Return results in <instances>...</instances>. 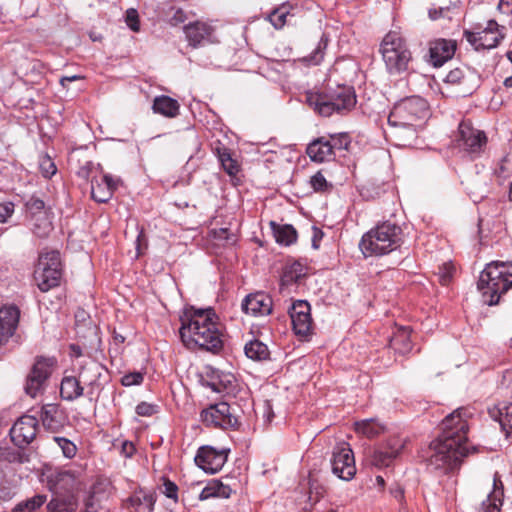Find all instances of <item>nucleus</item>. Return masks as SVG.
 I'll return each instance as SVG.
<instances>
[{"mask_svg": "<svg viewBox=\"0 0 512 512\" xmlns=\"http://www.w3.org/2000/svg\"><path fill=\"white\" fill-rule=\"evenodd\" d=\"M503 29L504 27H500L495 20H490L480 31H465V38L475 50L492 49L497 47L504 38Z\"/></svg>", "mask_w": 512, "mask_h": 512, "instance_id": "obj_11", "label": "nucleus"}, {"mask_svg": "<svg viewBox=\"0 0 512 512\" xmlns=\"http://www.w3.org/2000/svg\"><path fill=\"white\" fill-rule=\"evenodd\" d=\"M163 486H164V494L168 498L177 499L178 487L174 482H172L170 480H165Z\"/></svg>", "mask_w": 512, "mask_h": 512, "instance_id": "obj_60", "label": "nucleus"}, {"mask_svg": "<svg viewBox=\"0 0 512 512\" xmlns=\"http://www.w3.org/2000/svg\"><path fill=\"white\" fill-rule=\"evenodd\" d=\"M56 496L48 503L50 512H75L78 507V499L75 493H55Z\"/></svg>", "mask_w": 512, "mask_h": 512, "instance_id": "obj_29", "label": "nucleus"}, {"mask_svg": "<svg viewBox=\"0 0 512 512\" xmlns=\"http://www.w3.org/2000/svg\"><path fill=\"white\" fill-rule=\"evenodd\" d=\"M459 145L465 150L478 152L486 142V136L482 131L474 129L469 123L462 122L459 125Z\"/></svg>", "mask_w": 512, "mask_h": 512, "instance_id": "obj_19", "label": "nucleus"}, {"mask_svg": "<svg viewBox=\"0 0 512 512\" xmlns=\"http://www.w3.org/2000/svg\"><path fill=\"white\" fill-rule=\"evenodd\" d=\"M230 406L226 402L211 405L201 412V419L207 426L223 429L235 428L238 425L237 418L231 413Z\"/></svg>", "mask_w": 512, "mask_h": 512, "instance_id": "obj_12", "label": "nucleus"}, {"mask_svg": "<svg viewBox=\"0 0 512 512\" xmlns=\"http://www.w3.org/2000/svg\"><path fill=\"white\" fill-rule=\"evenodd\" d=\"M306 270V266L299 261L287 264L282 275V282L285 285L296 283L306 275Z\"/></svg>", "mask_w": 512, "mask_h": 512, "instance_id": "obj_38", "label": "nucleus"}, {"mask_svg": "<svg viewBox=\"0 0 512 512\" xmlns=\"http://www.w3.org/2000/svg\"><path fill=\"white\" fill-rule=\"evenodd\" d=\"M503 497V483L498 473L493 477V491L482 502L479 512H500Z\"/></svg>", "mask_w": 512, "mask_h": 512, "instance_id": "obj_27", "label": "nucleus"}, {"mask_svg": "<svg viewBox=\"0 0 512 512\" xmlns=\"http://www.w3.org/2000/svg\"><path fill=\"white\" fill-rule=\"evenodd\" d=\"M135 452V447L132 442L130 441H124L121 445V454L126 457L130 458Z\"/></svg>", "mask_w": 512, "mask_h": 512, "instance_id": "obj_63", "label": "nucleus"}, {"mask_svg": "<svg viewBox=\"0 0 512 512\" xmlns=\"http://www.w3.org/2000/svg\"><path fill=\"white\" fill-rule=\"evenodd\" d=\"M0 460L9 463L20 461V454L9 447H0Z\"/></svg>", "mask_w": 512, "mask_h": 512, "instance_id": "obj_56", "label": "nucleus"}, {"mask_svg": "<svg viewBox=\"0 0 512 512\" xmlns=\"http://www.w3.org/2000/svg\"><path fill=\"white\" fill-rule=\"evenodd\" d=\"M490 414L499 422L502 430L505 431L507 435L512 432V403H500Z\"/></svg>", "mask_w": 512, "mask_h": 512, "instance_id": "obj_33", "label": "nucleus"}, {"mask_svg": "<svg viewBox=\"0 0 512 512\" xmlns=\"http://www.w3.org/2000/svg\"><path fill=\"white\" fill-rule=\"evenodd\" d=\"M219 160L222 164V167L229 175L232 176L238 173V164L234 159H232L230 153L227 150L219 153Z\"/></svg>", "mask_w": 512, "mask_h": 512, "instance_id": "obj_50", "label": "nucleus"}, {"mask_svg": "<svg viewBox=\"0 0 512 512\" xmlns=\"http://www.w3.org/2000/svg\"><path fill=\"white\" fill-rule=\"evenodd\" d=\"M306 102L318 114L327 117L334 112L350 111L356 104V96L352 87L339 86L329 95L309 92Z\"/></svg>", "mask_w": 512, "mask_h": 512, "instance_id": "obj_6", "label": "nucleus"}, {"mask_svg": "<svg viewBox=\"0 0 512 512\" xmlns=\"http://www.w3.org/2000/svg\"><path fill=\"white\" fill-rule=\"evenodd\" d=\"M498 10L504 14H511L512 0H499Z\"/></svg>", "mask_w": 512, "mask_h": 512, "instance_id": "obj_64", "label": "nucleus"}, {"mask_svg": "<svg viewBox=\"0 0 512 512\" xmlns=\"http://www.w3.org/2000/svg\"><path fill=\"white\" fill-rule=\"evenodd\" d=\"M100 508V503L95 494H89L84 500L85 512H97Z\"/></svg>", "mask_w": 512, "mask_h": 512, "instance_id": "obj_59", "label": "nucleus"}, {"mask_svg": "<svg viewBox=\"0 0 512 512\" xmlns=\"http://www.w3.org/2000/svg\"><path fill=\"white\" fill-rule=\"evenodd\" d=\"M242 310L252 316L268 315L272 311V298L263 292L250 294L243 300Z\"/></svg>", "mask_w": 512, "mask_h": 512, "instance_id": "obj_20", "label": "nucleus"}, {"mask_svg": "<svg viewBox=\"0 0 512 512\" xmlns=\"http://www.w3.org/2000/svg\"><path fill=\"white\" fill-rule=\"evenodd\" d=\"M152 109L155 113L168 118H174L179 114L180 105L177 100L161 95L155 97Z\"/></svg>", "mask_w": 512, "mask_h": 512, "instance_id": "obj_30", "label": "nucleus"}, {"mask_svg": "<svg viewBox=\"0 0 512 512\" xmlns=\"http://www.w3.org/2000/svg\"><path fill=\"white\" fill-rule=\"evenodd\" d=\"M450 9L448 7L430 8L429 17L432 20H438L440 18L448 17Z\"/></svg>", "mask_w": 512, "mask_h": 512, "instance_id": "obj_61", "label": "nucleus"}, {"mask_svg": "<svg viewBox=\"0 0 512 512\" xmlns=\"http://www.w3.org/2000/svg\"><path fill=\"white\" fill-rule=\"evenodd\" d=\"M307 154L314 162L323 163L334 159L331 145L326 137H320L311 142L307 147Z\"/></svg>", "mask_w": 512, "mask_h": 512, "instance_id": "obj_28", "label": "nucleus"}, {"mask_svg": "<svg viewBox=\"0 0 512 512\" xmlns=\"http://www.w3.org/2000/svg\"><path fill=\"white\" fill-rule=\"evenodd\" d=\"M469 412L466 409H456L445 417L442 422V434L440 437L453 441L457 445H467V433L469 430Z\"/></svg>", "mask_w": 512, "mask_h": 512, "instance_id": "obj_9", "label": "nucleus"}, {"mask_svg": "<svg viewBox=\"0 0 512 512\" xmlns=\"http://www.w3.org/2000/svg\"><path fill=\"white\" fill-rule=\"evenodd\" d=\"M45 495H35L26 501L20 502L13 512H34L46 502Z\"/></svg>", "mask_w": 512, "mask_h": 512, "instance_id": "obj_42", "label": "nucleus"}, {"mask_svg": "<svg viewBox=\"0 0 512 512\" xmlns=\"http://www.w3.org/2000/svg\"><path fill=\"white\" fill-rule=\"evenodd\" d=\"M45 384L46 380L30 374L26 382L25 391L28 395L35 398L44 391Z\"/></svg>", "mask_w": 512, "mask_h": 512, "instance_id": "obj_46", "label": "nucleus"}, {"mask_svg": "<svg viewBox=\"0 0 512 512\" xmlns=\"http://www.w3.org/2000/svg\"><path fill=\"white\" fill-rule=\"evenodd\" d=\"M143 374L140 372H133L126 374L122 377V384L124 386H132V385H139L143 382Z\"/></svg>", "mask_w": 512, "mask_h": 512, "instance_id": "obj_57", "label": "nucleus"}, {"mask_svg": "<svg viewBox=\"0 0 512 512\" xmlns=\"http://www.w3.org/2000/svg\"><path fill=\"white\" fill-rule=\"evenodd\" d=\"M274 235L277 243L285 246H289L297 240V232L291 225L278 226L274 229Z\"/></svg>", "mask_w": 512, "mask_h": 512, "instance_id": "obj_40", "label": "nucleus"}, {"mask_svg": "<svg viewBox=\"0 0 512 512\" xmlns=\"http://www.w3.org/2000/svg\"><path fill=\"white\" fill-rule=\"evenodd\" d=\"M380 52L389 74L400 75L408 70L412 53L406 40L398 32L391 31L385 35Z\"/></svg>", "mask_w": 512, "mask_h": 512, "instance_id": "obj_7", "label": "nucleus"}, {"mask_svg": "<svg viewBox=\"0 0 512 512\" xmlns=\"http://www.w3.org/2000/svg\"><path fill=\"white\" fill-rule=\"evenodd\" d=\"M244 352L248 358L254 361H264L267 360L270 356L268 346L257 339L246 343Z\"/></svg>", "mask_w": 512, "mask_h": 512, "instance_id": "obj_36", "label": "nucleus"}, {"mask_svg": "<svg viewBox=\"0 0 512 512\" xmlns=\"http://www.w3.org/2000/svg\"><path fill=\"white\" fill-rule=\"evenodd\" d=\"M180 336L188 348L218 352L223 346L222 333L212 308L195 309L191 307L182 318Z\"/></svg>", "mask_w": 512, "mask_h": 512, "instance_id": "obj_1", "label": "nucleus"}, {"mask_svg": "<svg viewBox=\"0 0 512 512\" xmlns=\"http://www.w3.org/2000/svg\"><path fill=\"white\" fill-rule=\"evenodd\" d=\"M39 168L41 171V174L45 178H51L57 171L56 165L53 162V160L45 155L42 156L39 160Z\"/></svg>", "mask_w": 512, "mask_h": 512, "instance_id": "obj_51", "label": "nucleus"}, {"mask_svg": "<svg viewBox=\"0 0 512 512\" xmlns=\"http://www.w3.org/2000/svg\"><path fill=\"white\" fill-rule=\"evenodd\" d=\"M34 277L38 288L43 292L59 285L62 277V264L58 251L40 254Z\"/></svg>", "mask_w": 512, "mask_h": 512, "instance_id": "obj_8", "label": "nucleus"}, {"mask_svg": "<svg viewBox=\"0 0 512 512\" xmlns=\"http://www.w3.org/2000/svg\"><path fill=\"white\" fill-rule=\"evenodd\" d=\"M29 226L32 233L39 238L47 237L53 229L49 213L29 219Z\"/></svg>", "mask_w": 512, "mask_h": 512, "instance_id": "obj_35", "label": "nucleus"}, {"mask_svg": "<svg viewBox=\"0 0 512 512\" xmlns=\"http://www.w3.org/2000/svg\"><path fill=\"white\" fill-rule=\"evenodd\" d=\"M84 387L79 378L74 376H65L61 381L60 394L61 397L68 401L78 399L83 395Z\"/></svg>", "mask_w": 512, "mask_h": 512, "instance_id": "obj_32", "label": "nucleus"}, {"mask_svg": "<svg viewBox=\"0 0 512 512\" xmlns=\"http://www.w3.org/2000/svg\"><path fill=\"white\" fill-rule=\"evenodd\" d=\"M232 493L230 486L222 483L219 480H210L207 485L202 489L199 499L201 501L210 498H229Z\"/></svg>", "mask_w": 512, "mask_h": 512, "instance_id": "obj_31", "label": "nucleus"}, {"mask_svg": "<svg viewBox=\"0 0 512 512\" xmlns=\"http://www.w3.org/2000/svg\"><path fill=\"white\" fill-rule=\"evenodd\" d=\"M445 81L450 84L464 85L463 93L470 94L478 86L479 77L469 69L465 71L455 68L446 75Z\"/></svg>", "mask_w": 512, "mask_h": 512, "instance_id": "obj_23", "label": "nucleus"}, {"mask_svg": "<svg viewBox=\"0 0 512 512\" xmlns=\"http://www.w3.org/2000/svg\"><path fill=\"white\" fill-rule=\"evenodd\" d=\"M477 286L485 304H497L501 295L512 287V263L495 261L487 264Z\"/></svg>", "mask_w": 512, "mask_h": 512, "instance_id": "obj_3", "label": "nucleus"}, {"mask_svg": "<svg viewBox=\"0 0 512 512\" xmlns=\"http://www.w3.org/2000/svg\"><path fill=\"white\" fill-rule=\"evenodd\" d=\"M47 482L55 493H75L82 488L79 475L66 469L50 471L47 475Z\"/></svg>", "mask_w": 512, "mask_h": 512, "instance_id": "obj_13", "label": "nucleus"}, {"mask_svg": "<svg viewBox=\"0 0 512 512\" xmlns=\"http://www.w3.org/2000/svg\"><path fill=\"white\" fill-rule=\"evenodd\" d=\"M456 51V42L447 39H437L430 44V59L434 66H442L451 59Z\"/></svg>", "mask_w": 512, "mask_h": 512, "instance_id": "obj_22", "label": "nucleus"}, {"mask_svg": "<svg viewBox=\"0 0 512 512\" xmlns=\"http://www.w3.org/2000/svg\"><path fill=\"white\" fill-rule=\"evenodd\" d=\"M332 472L342 480H350L356 473L355 459L348 443L337 444L331 458Z\"/></svg>", "mask_w": 512, "mask_h": 512, "instance_id": "obj_10", "label": "nucleus"}, {"mask_svg": "<svg viewBox=\"0 0 512 512\" xmlns=\"http://www.w3.org/2000/svg\"><path fill=\"white\" fill-rule=\"evenodd\" d=\"M37 430V418L32 415H23L12 426L10 436L15 445L23 448L35 439Z\"/></svg>", "mask_w": 512, "mask_h": 512, "instance_id": "obj_15", "label": "nucleus"}, {"mask_svg": "<svg viewBox=\"0 0 512 512\" xmlns=\"http://www.w3.org/2000/svg\"><path fill=\"white\" fill-rule=\"evenodd\" d=\"M310 184L315 192H325L331 188V184L321 172H317L310 178Z\"/></svg>", "mask_w": 512, "mask_h": 512, "instance_id": "obj_52", "label": "nucleus"}, {"mask_svg": "<svg viewBox=\"0 0 512 512\" xmlns=\"http://www.w3.org/2000/svg\"><path fill=\"white\" fill-rule=\"evenodd\" d=\"M128 504L133 508L134 512H152L154 499L151 494L139 491L128 498Z\"/></svg>", "mask_w": 512, "mask_h": 512, "instance_id": "obj_34", "label": "nucleus"}, {"mask_svg": "<svg viewBox=\"0 0 512 512\" xmlns=\"http://www.w3.org/2000/svg\"><path fill=\"white\" fill-rule=\"evenodd\" d=\"M155 412V406L142 402L136 406V413L140 416H151Z\"/></svg>", "mask_w": 512, "mask_h": 512, "instance_id": "obj_62", "label": "nucleus"}, {"mask_svg": "<svg viewBox=\"0 0 512 512\" xmlns=\"http://www.w3.org/2000/svg\"><path fill=\"white\" fill-rule=\"evenodd\" d=\"M310 311V304L304 300L295 301L289 310L294 333L304 339H306L312 332V318Z\"/></svg>", "mask_w": 512, "mask_h": 512, "instance_id": "obj_14", "label": "nucleus"}, {"mask_svg": "<svg viewBox=\"0 0 512 512\" xmlns=\"http://www.w3.org/2000/svg\"><path fill=\"white\" fill-rule=\"evenodd\" d=\"M288 16L289 11L285 6H282L270 13L269 21L276 29H280L286 24Z\"/></svg>", "mask_w": 512, "mask_h": 512, "instance_id": "obj_48", "label": "nucleus"}, {"mask_svg": "<svg viewBox=\"0 0 512 512\" xmlns=\"http://www.w3.org/2000/svg\"><path fill=\"white\" fill-rule=\"evenodd\" d=\"M209 235L217 245H232L236 242V235L227 228L213 229Z\"/></svg>", "mask_w": 512, "mask_h": 512, "instance_id": "obj_43", "label": "nucleus"}, {"mask_svg": "<svg viewBox=\"0 0 512 512\" xmlns=\"http://www.w3.org/2000/svg\"><path fill=\"white\" fill-rule=\"evenodd\" d=\"M53 441L58 445L66 458L71 459L76 455L77 447L69 439L55 436L53 437Z\"/></svg>", "mask_w": 512, "mask_h": 512, "instance_id": "obj_49", "label": "nucleus"}, {"mask_svg": "<svg viewBox=\"0 0 512 512\" xmlns=\"http://www.w3.org/2000/svg\"><path fill=\"white\" fill-rule=\"evenodd\" d=\"M390 494L400 504V511L407 512L403 488L400 485L396 484L395 486L390 488Z\"/></svg>", "mask_w": 512, "mask_h": 512, "instance_id": "obj_55", "label": "nucleus"}, {"mask_svg": "<svg viewBox=\"0 0 512 512\" xmlns=\"http://www.w3.org/2000/svg\"><path fill=\"white\" fill-rule=\"evenodd\" d=\"M125 22L132 31L138 32L140 30L139 15L136 9L130 8L126 11Z\"/></svg>", "mask_w": 512, "mask_h": 512, "instance_id": "obj_54", "label": "nucleus"}, {"mask_svg": "<svg viewBox=\"0 0 512 512\" xmlns=\"http://www.w3.org/2000/svg\"><path fill=\"white\" fill-rule=\"evenodd\" d=\"M227 461V453L225 450H216L211 446L199 448L195 463L206 473L215 474L222 469Z\"/></svg>", "mask_w": 512, "mask_h": 512, "instance_id": "obj_16", "label": "nucleus"}, {"mask_svg": "<svg viewBox=\"0 0 512 512\" xmlns=\"http://www.w3.org/2000/svg\"><path fill=\"white\" fill-rule=\"evenodd\" d=\"M25 207L28 219H34L38 215L49 213L45 208L44 201L34 196L27 200Z\"/></svg>", "mask_w": 512, "mask_h": 512, "instance_id": "obj_44", "label": "nucleus"}, {"mask_svg": "<svg viewBox=\"0 0 512 512\" xmlns=\"http://www.w3.org/2000/svg\"><path fill=\"white\" fill-rule=\"evenodd\" d=\"M455 268L452 263H443L438 268V278L442 285H447L452 279Z\"/></svg>", "mask_w": 512, "mask_h": 512, "instance_id": "obj_53", "label": "nucleus"}, {"mask_svg": "<svg viewBox=\"0 0 512 512\" xmlns=\"http://www.w3.org/2000/svg\"><path fill=\"white\" fill-rule=\"evenodd\" d=\"M102 367L95 361H89L86 363L81 371L79 372V380L83 385L87 386L89 389L87 394L92 396L95 388L99 387V378L101 376Z\"/></svg>", "mask_w": 512, "mask_h": 512, "instance_id": "obj_25", "label": "nucleus"}, {"mask_svg": "<svg viewBox=\"0 0 512 512\" xmlns=\"http://www.w3.org/2000/svg\"><path fill=\"white\" fill-rule=\"evenodd\" d=\"M327 141L331 145L334 155L336 150H346L350 144V138L346 133L331 135L327 138Z\"/></svg>", "mask_w": 512, "mask_h": 512, "instance_id": "obj_47", "label": "nucleus"}, {"mask_svg": "<svg viewBox=\"0 0 512 512\" xmlns=\"http://www.w3.org/2000/svg\"><path fill=\"white\" fill-rule=\"evenodd\" d=\"M355 431L367 438H374L384 432V426L375 419H365L354 424Z\"/></svg>", "mask_w": 512, "mask_h": 512, "instance_id": "obj_37", "label": "nucleus"}, {"mask_svg": "<svg viewBox=\"0 0 512 512\" xmlns=\"http://www.w3.org/2000/svg\"><path fill=\"white\" fill-rule=\"evenodd\" d=\"M56 363H57V361L53 357H51V358L40 357L34 363L30 374L47 381V379L52 374V372L56 366Z\"/></svg>", "mask_w": 512, "mask_h": 512, "instance_id": "obj_39", "label": "nucleus"}, {"mask_svg": "<svg viewBox=\"0 0 512 512\" xmlns=\"http://www.w3.org/2000/svg\"><path fill=\"white\" fill-rule=\"evenodd\" d=\"M14 213V204L10 201L0 203V222H6Z\"/></svg>", "mask_w": 512, "mask_h": 512, "instance_id": "obj_58", "label": "nucleus"}, {"mask_svg": "<svg viewBox=\"0 0 512 512\" xmlns=\"http://www.w3.org/2000/svg\"><path fill=\"white\" fill-rule=\"evenodd\" d=\"M429 116L426 100L419 96H411L397 102L388 116V123L393 127L412 129L422 127Z\"/></svg>", "mask_w": 512, "mask_h": 512, "instance_id": "obj_4", "label": "nucleus"}, {"mask_svg": "<svg viewBox=\"0 0 512 512\" xmlns=\"http://www.w3.org/2000/svg\"><path fill=\"white\" fill-rule=\"evenodd\" d=\"M43 426L52 432L59 430L64 423L63 412L57 404H46L41 408L40 413Z\"/></svg>", "mask_w": 512, "mask_h": 512, "instance_id": "obj_26", "label": "nucleus"}, {"mask_svg": "<svg viewBox=\"0 0 512 512\" xmlns=\"http://www.w3.org/2000/svg\"><path fill=\"white\" fill-rule=\"evenodd\" d=\"M213 28L204 22H194L185 26V35L190 45L197 47L210 41Z\"/></svg>", "mask_w": 512, "mask_h": 512, "instance_id": "obj_24", "label": "nucleus"}, {"mask_svg": "<svg viewBox=\"0 0 512 512\" xmlns=\"http://www.w3.org/2000/svg\"><path fill=\"white\" fill-rule=\"evenodd\" d=\"M403 244V231L400 226L383 222L366 232L359 243L365 257L389 254Z\"/></svg>", "mask_w": 512, "mask_h": 512, "instance_id": "obj_2", "label": "nucleus"}, {"mask_svg": "<svg viewBox=\"0 0 512 512\" xmlns=\"http://www.w3.org/2000/svg\"><path fill=\"white\" fill-rule=\"evenodd\" d=\"M328 37L323 34L313 52L308 56L303 58L304 62H307L309 65H318L322 62L325 54V50L328 46Z\"/></svg>", "mask_w": 512, "mask_h": 512, "instance_id": "obj_41", "label": "nucleus"}, {"mask_svg": "<svg viewBox=\"0 0 512 512\" xmlns=\"http://www.w3.org/2000/svg\"><path fill=\"white\" fill-rule=\"evenodd\" d=\"M468 453V445H457L439 436L429 445L426 460L431 468L447 473L457 468Z\"/></svg>", "mask_w": 512, "mask_h": 512, "instance_id": "obj_5", "label": "nucleus"}, {"mask_svg": "<svg viewBox=\"0 0 512 512\" xmlns=\"http://www.w3.org/2000/svg\"><path fill=\"white\" fill-rule=\"evenodd\" d=\"M120 179L110 174H103L100 180L93 179L91 183V196L99 203L108 202L117 189Z\"/></svg>", "mask_w": 512, "mask_h": 512, "instance_id": "obj_18", "label": "nucleus"}, {"mask_svg": "<svg viewBox=\"0 0 512 512\" xmlns=\"http://www.w3.org/2000/svg\"><path fill=\"white\" fill-rule=\"evenodd\" d=\"M404 447V441L399 437H393L386 443L376 449L371 456L372 465L383 468L388 467L393 460L400 454Z\"/></svg>", "mask_w": 512, "mask_h": 512, "instance_id": "obj_17", "label": "nucleus"}, {"mask_svg": "<svg viewBox=\"0 0 512 512\" xmlns=\"http://www.w3.org/2000/svg\"><path fill=\"white\" fill-rule=\"evenodd\" d=\"M391 346L401 353L408 352L411 349L408 328L399 330L398 334L391 339Z\"/></svg>", "mask_w": 512, "mask_h": 512, "instance_id": "obj_45", "label": "nucleus"}, {"mask_svg": "<svg viewBox=\"0 0 512 512\" xmlns=\"http://www.w3.org/2000/svg\"><path fill=\"white\" fill-rule=\"evenodd\" d=\"M20 312L15 306L0 308V344L6 343L15 333Z\"/></svg>", "mask_w": 512, "mask_h": 512, "instance_id": "obj_21", "label": "nucleus"}]
</instances>
